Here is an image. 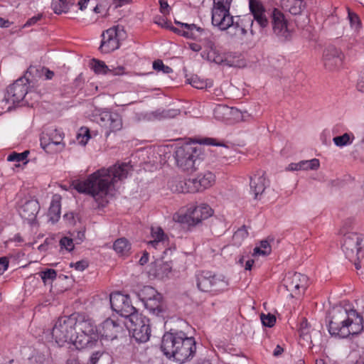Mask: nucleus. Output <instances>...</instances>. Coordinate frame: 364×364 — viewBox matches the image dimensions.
<instances>
[{
    "instance_id": "nucleus-10",
    "label": "nucleus",
    "mask_w": 364,
    "mask_h": 364,
    "mask_svg": "<svg viewBox=\"0 0 364 364\" xmlns=\"http://www.w3.org/2000/svg\"><path fill=\"white\" fill-rule=\"evenodd\" d=\"M127 331L132 332V336L139 343H145L149 340L151 328L149 319L141 314L136 313L129 318Z\"/></svg>"
},
{
    "instance_id": "nucleus-32",
    "label": "nucleus",
    "mask_w": 364,
    "mask_h": 364,
    "mask_svg": "<svg viewBox=\"0 0 364 364\" xmlns=\"http://www.w3.org/2000/svg\"><path fill=\"white\" fill-rule=\"evenodd\" d=\"M156 268L154 271L150 270V272L159 278L163 279L165 277H168V274L171 271V267L166 262H157L155 263Z\"/></svg>"
},
{
    "instance_id": "nucleus-30",
    "label": "nucleus",
    "mask_w": 364,
    "mask_h": 364,
    "mask_svg": "<svg viewBox=\"0 0 364 364\" xmlns=\"http://www.w3.org/2000/svg\"><path fill=\"white\" fill-rule=\"evenodd\" d=\"M159 294L160 293H159L154 288L150 286H145L137 293V296L143 304H145L150 299H152L156 296H159Z\"/></svg>"
},
{
    "instance_id": "nucleus-60",
    "label": "nucleus",
    "mask_w": 364,
    "mask_h": 364,
    "mask_svg": "<svg viewBox=\"0 0 364 364\" xmlns=\"http://www.w3.org/2000/svg\"><path fill=\"white\" fill-rule=\"evenodd\" d=\"M42 18V14H38L37 16H35L31 18H29L26 23L25 24V26H29L31 25H33L36 23L39 20H41Z\"/></svg>"
},
{
    "instance_id": "nucleus-50",
    "label": "nucleus",
    "mask_w": 364,
    "mask_h": 364,
    "mask_svg": "<svg viewBox=\"0 0 364 364\" xmlns=\"http://www.w3.org/2000/svg\"><path fill=\"white\" fill-rule=\"evenodd\" d=\"M281 3L283 9L292 14H296V0H281Z\"/></svg>"
},
{
    "instance_id": "nucleus-47",
    "label": "nucleus",
    "mask_w": 364,
    "mask_h": 364,
    "mask_svg": "<svg viewBox=\"0 0 364 364\" xmlns=\"http://www.w3.org/2000/svg\"><path fill=\"white\" fill-rule=\"evenodd\" d=\"M61 248H65L67 251L70 252L74 249L73 239L63 237L60 240Z\"/></svg>"
},
{
    "instance_id": "nucleus-8",
    "label": "nucleus",
    "mask_w": 364,
    "mask_h": 364,
    "mask_svg": "<svg viewBox=\"0 0 364 364\" xmlns=\"http://www.w3.org/2000/svg\"><path fill=\"white\" fill-rule=\"evenodd\" d=\"M196 277L198 288L204 292H220L226 289L229 284L223 276L213 274L209 271L199 272Z\"/></svg>"
},
{
    "instance_id": "nucleus-31",
    "label": "nucleus",
    "mask_w": 364,
    "mask_h": 364,
    "mask_svg": "<svg viewBox=\"0 0 364 364\" xmlns=\"http://www.w3.org/2000/svg\"><path fill=\"white\" fill-rule=\"evenodd\" d=\"M208 47L210 50L206 53L204 52L203 57L206 58L209 61L214 62L217 64L222 63L223 62V58L218 53L214 43L209 42Z\"/></svg>"
},
{
    "instance_id": "nucleus-51",
    "label": "nucleus",
    "mask_w": 364,
    "mask_h": 364,
    "mask_svg": "<svg viewBox=\"0 0 364 364\" xmlns=\"http://www.w3.org/2000/svg\"><path fill=\"white\" fill-rule=\"evenodd\" d=\"M232 109L225 105H218L214 109V114L216 117H220V114L228 115L231 113Z\"/></svg>"
},
{
    "instance_id": "nucleus-2",
    "label": "nucleus",
    "mask_w": 364,
    "mask_h": 364,
    "mask_svg": "<svg viewBox=\"0 0 364 364\" xmlns=\"http://www.w3.org/2000/svg\"><path fill=\"white\" fill-rule=\"evenodd\" d=\"M363 316L350 305L334 307L331 314L329 333L341 338L358 335L363 331Z\"/></svg>"
},
{
    "instance_id": "nucleus-59",
    "label": "nucleus",
    "mask_w": 364,
    "mask_h": 364,
    "mask_svg": "<svg viewBox=\"0 0 364 364\" xmlns=\"http://www.w3.org/2000/svg\"><path fill=\"white\" fill-rule=\"evenodd\" d=\"M102 355V353L100 351L93 353L90 358V364H96Z\"/></svg>"
},
{
    "instance_id": "nucleus-55",
    "label": "nucleus",
    "mask_w": 364,
    "mask_h": 364,
    "mask_svg": "<svg viewBox=\"0 0 364 364\" xmlns=\"http://www.w3.org/2000/svg\"><path fill=\"white\" fill-rule=\"evenodd\" d=\"M160 11L164 14L166 15L169 14L170 7L166 0H159Z\"/></svg>"
},
{
    "instance_id": "nucleus-21",
    "label": "nucleus",
    "mask_w": 364,
    "mask_h": 364,
    "mask_svg": "<svg viewBox=\"0 0 364 364\" xmlns=\"http://www.w3.org/2000/svg\"><path fill=\"white\" fill-rule=\"evenodd\" d=\"M40 210V205L36 199L24 198L21 200L19 205V214L22 218L28 221H33Z\"/></svg>"
},
{
    "instance_id": "nucleus-44",
    "label": "nucleus",
    "mask_w": 364,
    "mask_h": 364,
    "mask_svg": "<svg viewBox=\"0 0 364 364\" xmlns=\"http://www.w3.org/2000/svg\"><path fill=\"white\" fill-rule=\"evenodd\" d=\"M40 276L44 283H46L48 280L53 281L56 278L57 272L53 269H47L45 271L40 272Z\"/></svg>"
},
{
    "instance_id": "nucleus-1",
    "label": "nucleus",
    "mask_w": 364,
    "mask_h": 364,
    "mask_svg": "<svg viewBox=\"0 0 364 364\" xmlns=\"http://www.w3.org/2000/svg\"><path fill=\"white\" fill-rule=\"evenodd\" d=\"M131 170L132 166L128 163L115 164L96 171L84 181L75 180L71 186L78 193L90 195L98 206L105 207L108 203L106 197L115 183L126 178Z\"/></svg>"
},
{
    "instance_id": "nucleus-48",
    "label": "nucleus",
    "mask_w": 364,
    "mask_h": 364,
    "mask_svg": "<svg viewBox=\"0 0 364 364\" xmlns=\"http://www.w3.org/2000/svg\"><path fill=\"white\" fill-rule=\"evenodd\" d=\"M248 236V231L245 225L239 228L233 235V239L236 241L243 240Z\"/></svg>"
},
{
    "instance_id": "nucleus-16",
    "label": "nucleus",
    "mask_w": 364,
    "mask_h": 364,
    "mask_svg": "<svg viewBox=\"0 0 364 364\" xmlns=\"http://www.w3.org/2000/svg\"><path fill=\"white\" fill-rule=\"evenodd\" d=\"M213 214V210L205 203L197 205L189 213L180 216L179 221L188 226H194L202 220L208 219Z\"/></svg>"
},
{
    "instance_id": "nucleus-54",
    "label": "nucleus",
    "mask_w": 364,
    "mask_h": 364,
    "mask_svg": "<svg viewBox=\"0 0 364 364\" xmlns=\"http://www.w3.org/2000/svg\"><path fill=\"white\" fill-rule=\"evenodd\" d=\"M9 267V259L6 257H0V275L3 274Z\"/></svg>"
},
{
    "instance_id": "nucleus-61",
    "label": "nucleus",
    "mask_w": 364,
    "mask_h": 364,
    "mask_svg": "<svg viewBox=\"0 0 364 364\" xmlns=\"http://www.w3.org/2000/svg\"><path fill=\"white\" fill-rule=\"evenodd\" d=\"M85 237V232L84 231H78L77 232V235L75 236L74 240L77 244H80L84 240Z\"/></svg>"
},
{
    "instance_id": "nucleus-62",
    "label": "nucleus",
    "mask_w": 364,
    "mask_h": 364,
    "mask_svg": "<svg viewBox=\"0 0 364 364\" xmlns=\"http://www.w3.org/2000/svg\"><path fill=\"white\" fill-rule=\"evenodd\" d=\"M82 84H83L82 78L81 75H80L78 77H77L75 79V80L73 82V85L75 86V87L76 89H80V88H81Z\"/></svg>"
},
{
    "instance_id": "nucleus-20",
    "label": "nucleus",
    "mask_w": 364,
    "mask_h": 364,
    "mask_svg": "<svg viewBox=\"0 0 364 364\" xmlns=\"http://www.w3.org/2000/svg\"><path fill=\"white\" fill-rule=\"evenodd\" d=\"M100 124L105 129V135L107 138L112 132L119 131L122 128V119L115 112H104L100 114Z\"/></svg>"
},
{
    "instance_id": "nucleus-45",
    "label": "nucleus",
    "mask_w": 364,
    "mask_h": 364,
    "mask_svg": "<svg viewBox=\"0 0 364 364\" xmlns=\"http://www.w3.org/2000/svg\"><path fill=\"white\" fill-rule=\"evenodd\" d=\"M153 68L157 71H162L164 73H171L173 72L172 68L165 65L161 60H157L154 62Z\"/></svg>"
},
{
    "instance_id": "nucleus-23",
    "label": "nucleus",
    "mask_w": 364,
    "mask_h": 364,
    "mask_svg": "<svg viewBox=\"0 0 364 364\" xmlns=\"http://www.w3.org/2000/svg\"><path fill=\"white\" fill-rule=\"evenodd\" d=\"M75 318L77 320L76 330L92 337L98 336L97 329L92 319L81 314H75Z\"/></svg>"
},
{
    "instance_id": "nucleus-64",
    "label": "nucleus",
    "mask_w": 364,
    "mask_h": 364,
    "mask_svg": "<svg viewBox=\"0 0 364 364\" xmlns=\"http://www.w3.org/2000/svg\"><path fill=\"white\" fill-rule=\"evenodd\" d=\"M149 261V253L146 251H144L143 255L139 259V264L141 265H144Z\"/></svg>"
},
{
    "instance_id": "nucleus-14",
    "label": "nucleus",
    "mask_w": 364,
    "mask_h": 364,
    "mask_svg": "<svg viewBox=\"0 0 364 364\" xmlns=\"http://www.w3.org/2000/svg\"><path fill=\"white\" fill-rule=\"evenodd\" d=\"M110 305L113 311L124 317L129 318L134 315L136 309L132 304L130 297L128 295L119 292L112 293L109 296Z\"/></svg>"
},
{
    "instance_id": "nucleus-6",
    "label": "nucleus",
    "mask_w": 364,
    "mask_h": 364,
    "mask_svg": "<svg viewBox=\"0 0 364 364\" xmlns=\"http://www.w3.org/2000/svg\"><path fill=\"white\" fill-rule=\"evenodd\" d=\"M250 10L252 14L253 18L251 16H245L239 22V28L240 26L241 33L246 35L247 29H250L251 34L253 36L255 31L253 28L254 21L257 22L261 28L267 26L269 21L265 14V9L259 1L255 0H250Z\"/></svg>"
},
{
    "instance_id": "nucleus-7",
    "label": "nucleus",
    "mask_w": 364,
    "mask_h": 364,
    "mask_svg": "<svg viewBox=\"0 0 364 364\" xmlns=\"http://www.w3.org/2000/svg\"><path fill=\"white\" fill-rule=\"evenodd\" d=\"M342 250L349 260L364 258V235L353 232L344 234Z\"/></svg>"
},
{
    "instance_id": "nucleus-33",
    "label": "nucleus",
    "mask_w": 364,
    "mask_h": 364,
    "mask_svg": "<svg viewBox=\"0 0 364 364\" xmlns=\"http://www.w3.org/2000/svg\"><path fill=\"white\" fill-rule=\"evenodd\" d=\"M151 236L154 238L153 240L149 242V245L154 248H157L161 242H164V232L161 228H157L156 230L151 229Z\"/></svg>"
},
{
    "instance_id": "nucleus-4",
    "label": "nucleus",
    "mask_w": 364,
    "mask_h": 364,
    "mask_svg": "<svg viewBox=\"0 0 364 364\" xmlns=\"http://www.w3.org/2000/svg\"><path fill=\"white\" fill-rule=\"evenodd\" d=\"M200 148L195 144H186L177 147L174 152V158L177 166L183 171L193 172L201 161Z\"/></svg>"
},
{
    "instance_id": "nucleus-46",
    "label": "nucleus",
    "mask_w": 364,
    "mask_h": 364,
    "mask_svg": "<svg viewBox=\"0 0 364 364\" xmlns=\"http://www.w3.org/2000/svg\"><path fill=\"white\" fill-rule=\"evenodd\" d=\"M29 154V151H25L22 153H13L8 156V161H23Z\"/></svg>"
},
{
    "instance_id": "nucleus-22",
    "label": "nucleus",
    "mask_w": 364,
    "mask_h": 364,
    "mask_svg": "<svg viewBox=\"0 0 364 364\" xmlns=\"http://www.w3.org/2000/svg\"><path fill=\"white\" fill-rule=\"evenodd\" d=\"M212 23L222 31L227 30L231 26H239V22L234 23L233 16L230 15V10H212Z\"/></svg>"
},
{
    "instance_id": "nucleus-19",
    "label": "nucleus",
    "mask_w": 364,
    "mask_h": 364,
    "mask_svg": "<svg viewBox=\"0 0 364 364\" xmlns=\"http://www.w3.org/2000/svg\"><path fill=\"white\" fill-rule=\"evenodd\" d=\"M123 29L119 26L110 28L102 33V40L100 49L102 53H108L115 50L119 46V36Z\"/></svg>"
},
{
    "instance_id": "nucleus-29",
    "label": "nucleus",
    "mask_w": 364,
    "mask_h": 364,
    "mask_svg": "<svg viewBox=\"0 0 364 364\" xmlns=\"http://www.w3.org/2000/svg\"><path fill=\"white\" fill-rule=\"evenodd\" d=\"M73 4L74 0H52L51 6L55 14H60L67 13Z\"/></svg>"
},
{
    "instance_id": "nucleus-35",
    "label": "nucleus",
    "mask_w": 364,
    "mask_h": 364,
    "mask_svg": "<svg viewBox=\"0 0 364 364\" xmlns=\"http://www.w3.org/2000/svg\"><path fill=\"white\" fill-rule=\"evenodd\" d=\"M309 284L310 280L308 276L301 274L297 275V296L304 295Z\"/></svg>"
},
{
    "instance_id": "nucleus-3",
    "label": "nucleus",
    "mask_w": 364,
    "mask_h": 364,
    "mask_svg": "<svg viewBox=\"0 0 364 364\" xmlns=\"http://www.w3.org/2000/svg\"><path fill=\"white\" fill-rule=\"evenodd\" d=\"M161 348L167 358L183 363L193 358L196 346L194 338L187 336L183 331L171 330L163 336Z\"/></svg>"
},
{
    "instance_id": "nucleus-37",
    "label": "nucleus",
    "mask_w": 364,
    "mask_h": 364,
    "mask_svg": "<svg viewBox=\"0 0 364 364\" xmlns=\"http://www.w3.org/2000/svg\"><path fill=\"white\" fill-rule=\"evenodd\" d=\"M320 166L318 159H313L297 163V170H316Z\"/></svg>"
},
{
    "instance_id": "nucleus-5",
    "label": "nucleus",
    "mask_w": 364,
    "mask_h": 364,
    "mask_svg": "<svg viewBox=\"0 0 364 364\" xmlns=\"http://www.w3.org/2000/svg\"><path fill=\"white\" fill-rule=\"evenodd\" d=\"M77 323L75 314L59 318L52 330V336L55 342L60 346L67 342L71 343L76 334Z\"/></svg>"
},
{
    "instance_id": "nucleus-27",
    "label": "nucleus",
    "mask_w": 364,
    "mask_h": 364,
    "mask_svg": "<svg viewBox=\"0 0 364 364\" xmlns=\"http://www.w3.org/2000/svg\"><path fill=\"white\" fill-rule=\"evenodd\" d=\"M74 339H72L71 343L76 346L77 348H84L89 346H91L93 341H95L98 338V336L87 335L77 330H76V334H75Z\"/></svg>"
},
{
    "instance_id": "nucleus-56",
    "label": "nucleus",
    "mask_w": 364,
    "mask_h": 364,
    "mask_svg": "<svg viewBox=\"0 0 364 364\" xmlns=\"http://www.w3.org/2000/svg\"><path fill=\"white\" fill-rule=\"evenodd\" d=\"M346 364H364V358L360 355L358 358L354 357L352 353L350 355V360Z\"/></svg>"
},
{
    "instance_id": "nucleus-57",
    "label": "nucleus",
    "mask_w": 364,
    "mask_h": 364,
    "mask_svg": "<svg viewBox=\"0 0 364 364\" xmlns=\"http://www.w3.org/2000/svg\"><path fill=\"white\" fill-rule=\"evenodd\" d=\"M284 286L287 288L288 291H291L293 289H296V285H294V282L291 281L290 277H286L284 279Z\"/></svg>"
},
{
    "instance_id": "nucleus-13",
    "label": "nucleus",
    "mask_w": 364,
    "mask_h": 364,
    "mask_svg": "<svg viewBox=\"0 0 364 364\" xmlns=\"http://www.w3.org/2000/svg\"><path fill=\"white\" fill-rule=\"evenodd\" d=\"M127 332V326L124 322L111 318L106 319L100 330L102 337L111 341L126 338Z\"/></svg>"
},
{
    "instance_id": "nucleus-15",
    "label": "nucleus",
    "mask_w": 364,
    "mask_h": 364,
    "mask_svg": "<svg viewBox=\"0 0 364 364\" xmlns=\"http://www.w3.org/2000/svg\"><path fill=\"white\" fill-rule=\"evenodd\" d=\"M346 55L341 49L334 46L326 48L323 53V63L331 72L338 71L343 68Z\"/></svg>"
},
{
    "instance_id": "nucleus-39",
    "label": "nucleus",
    "mask_w": 364,
    "mask_h": 364,
    "mask_svg": "<svg viewBox=\"0 0 364 364\" xmlns=\"http://www.w3.org/2000/svg\"><path fill=\"white\" fill-rule=\"evenodd\" d=\"M271 252V247L267 240H262L260 242L259 247L254 248L253 255H262L267 256Z\"/></svg>"
},
{
    "instance_id": "nucleus-49",
    "label": "nucleus",
    "mask_w": 364,
    "mask_h": 364,
    "mask_svg": "<svg viewBox=\"0 0 364 364\" xmlns=\"http://www.w3.org/2000/svg\"><path fill=\"white\" fill-rule=\"evenodd\" d=\"M299 9H300V16L302 18V24L306 25L309 23V11L306 9V3L304 0H299Z\"/></svg>"
},
{
    "instance_id": "nucleus-42",
    "label": "nucleus",
    "mask_w": 364,
    "mask_h": 364,
    "mask_svg": "<svg viewBox=\"0 0 364 364\" xmlns=\"http://www.w3.org/2000/svg\"><path fill=\"white\" fill-rule=\"evenodd\" d=\"M189 83L197 89H203L208 86L207 81L200 79L198 76H193L188 80Z\"/></svg>"
},
{
    "instance_id": "nucleus-40",
    "label": "nucleus",
    "mask_w": 364,
    "mask_h": 364,
    "mask_svg": "<svg viewBox=\"0 0 364 364\" xmlns=\"http://www.w3.org/2000/svg\"><path fill=\"white\" fill-rule=\"evenodd\" d=\"M92 69L97 74H106L109 71V68L103 61L93 59L91 63Z\"/></svg>"
},
{
    "instance_id": "nucleus-12",
    "label": "nucleus",
    "mask_w": 364,
    "mask_h": 364,
    "mask_svg": "<svg viewBox=\"0 0 364 364\" xmlns=\"http://www.w3.org/2000/svg\"><path fill=\"white\" fill-rule=\"evenodd\" d=\"M64 134L57 129L48 130L46 133L43 132L40 139L41 147L47 152L53 154L62 151L65 148L63 142Z\"/></svg>"
},
{
    "instance_id": "nucleus-24",
    "label": "nucleus",
    "mask_w": 364,
    "mask_h": 364,
    "mask_svg": "<svg viewBox=\"0 0 364 364\" xmlns=\"http://www.w3.org/2000/svg\"><path fill=\"white\" fill-rule=\"evenodd\" d=\"M145 308L149 312L157 316H164L166 312V306L163 300V296L160 294L159 296H156L144 304Z\"/></svg>"
},
{
    "instance_id": "nucleus-25",
    "label": "nucleus",
    "mask_w": 364,
    "mask_h": 364,
    "mask_svg": "<svg viewBox=\"0 0 364 364\" xmlns=\"http://www.w3.org/2000/svg\"><path fill=\"white\" fill-rule=\"evenodd\" d=\"M269 180L264 176V173L255 175L250 178V188L255 194V198L257 199L259 195H262L267 186H269Z\"/></svg>"
},
{
    "instance_id": "nucleus-26",
    "label": "nucleus",
    "mask_w": 364,
    "mask_h": 364,
    "mask_svg": "<svg viewBox=\"0 0 364 364\" xmlns=\"http://www.w3.org/2000/svg\"><path fill=\"white\" fill-rule=\"evenodd\" d=\"M311 326L306 318H303L299 325V344L304 347H311Z\"/></svg>"
},
{
    "instance_id": "nucleus-43",
    "label": "nucleus",
    "mask_w": 364,
    "mask_h": 364,
    "mask_svg": "<svg viewBox=\"0 0 364 364\" xmlns=\"http://www.w3.org/2000/svg\"><path fill=\"white\" fill-rule=\"evenodd\" d=\"M260 318L262 324L269 328L274 326L276 322V317L271 314H261Z\"/></svg>"
},
{
    "instance_id": "nucleus-38",
    "label": "nucleus",
    "mask_w": 364,
    "mask_h": 364,
    "mask_svg": "<svg viewBox=\"0 0 364 364\" xmlns=\"http://www.w3.org/2000/svg\"><path fill=\"white\" fill-rule=\"evenodd\" d=\"M348 18L349 20L350 26L355 31H359L361 28V22L359 16L349 8H347Z\"/></svg>"
},
{
    "instance_id": "nucleus-41",
    "label": "nucleus",
    "mask_w": 364,
    "mask_h": 364,
    "mask_svg": "<svg viewBox=\"0 0 364 364\" xmlns=\"http://www.w3.org/2000/svg\"><path fill=\"white\" fill-rule=\"evenodd\" d=\"M232 0H213V8L212 10L220 11L230 10Z\"/></svg>"
},
{
    "instance_id": "nucleus-58",
    "label": "nucleus",
    "mask_w": 364,
    "mask_h": 364,
    "mask_svg": "<svg viewBox=\"0 0 364 364\" xmlns=\"http://www.w3.org/2000/svg\"><path fill=\"white\" fill-rule=\"evenodd\" d=\"M109 73H111L113 75H121L125 74L124 68L123 66H118L116 68H113L112 69H109Z\"/></svg>"
},
{
    "instance_id": "nucleus-18",
    "label": "nucleus",
    "mask_w": 364,
    "mask_h": 364,
    "mask_svg": "<svg viewBox=\"0 0 364 364\" xmlns=\"http://www.w3.org/2000/svg\"><path fill=\"white\" fill-rule=\"evenodd\" d=\"M272 24L273 32L277 36L284 40H288L291 36L292 31L285 16L277 9H274L272 13Z\"/></svg>"
},
{
    "instance_id": "nucleus-53",
    "label": "nucleus",
    "mask_w": 364,
    "mask_h": 364,
    "mask_svg": "<svg viewBox=\"0 0 364 364\" xmlns=\"http://www.w3.org/2000/svg\"><path fill=\"white\" fill-rule=\"evenodd\" d=\"M70 267H75L77 271H83L88 267V262L86 260H80L75 263H71Z\"/></svg>"
},
{
    "instance_id": "nucleus-36",
    "label": "nucleus",
    "mask_w": 364,
    "mask_h": 364,
    "mask_svg": "<svg viewBox=\"0 0 364 364\" xmlns=\"http://www.w3.org/2000/svg\"><path fill=\"white\" fill-rule=\"evenodd\" d=\"M60 215V203L58 200H52L48 209V216L53 222H56Z\"/></svg>"
},
{
    "instance_id": "nucleus-11",
    "label": "nucleus",
    "mask_w": 364,
    "mask_h": 364,
    "mask_svg": "<svg viewBox=\"0 0 364 364\" xmlns=\"http://www.w3.org/2000/svg\"><path fill=\"white\" fill-rule=\"evenodd\" d=\"M155 23L161 26L162 28L169 29L187 38L197 40L200 38L203 34L205 33V31L203 28L198 27L193 23L188 24L175 21V23L180 26L179 28H176L171 25L170 23L166 21L164 18H160L159 21H155Z\"/></svg>"
},
{
    "instance_id": "nucleus-28",
    "label": "nucleus",
    "mask_w": 364,
    "mask_h": 364,
    "mask_svg": "<svg viewBox=\"0 0 364 364\" xmlns=\"http://www.w3.org/2000/svg\"><path fill=\"white\" fill-rule=\"evenodd\" d=\"M113 248L118 255L127 256L130 253L131 243L125 237H121L114 242Z\"/></svg>"
},
{
    "instance_id": "nucleus-34",
    "label": "nucleus",
    "mask_w": 364,
    "mask_h": 364,
    "mask_svg": "<svg viewBox=\"0 0 364 364\" xmlns=\"http://www.w3.org/2000/svg\"><path fill=\"white\" fill-rule=\"evenodd\" d=\"M354 136L353 134L345 133L341 136H336L333 139V141L336 146L343 147L350 145L353 143Z\"/></svg>"
},
{
    "instance_id": "nucleus-17",
    "label": "nucleus",
    "mask_w": 364,
    "mask_h": 364,
    "mask_svg": "<svg viewBox=\"0 0 364 364\" xmlns=\"http://www.w3.org/2000/svg\"><path fill=\"white\" fill-rule=\"evenodd\" d=\"M28 80L25 77L18 78L14 84L9 85L6 90L5 99L14 105L23 101L28 94Z\"/></svg>"
},
{
    "instance_id": "nucleus-63",
    "label": "nucleus",
    "mask_w": 364,
    "mask_h": 364,
    "mask_svg": "<svg viewBox=\"0 0 364 364\" xmlns=\"http://www.w3.org/2000/svg\"><path fill=\"white\" fill-rule=\"evenodd\" d=\"M358 89L364 92V73L360 75L358 85H357Z\"/></svg>"
},
{
    "instance_id": "nucleus-9",
    "label": "nucleus",
    "mask_w": 364,
    "mask_h": 364,
    "mask_svg": "<svg viewBox=\"0 0 364 364\" xmlns=\"http://www.w3.org/2000/svg\"><path fill=\"white\" fill-rule=\"evenodd\" d=\"M215 180V175L211 172H205L198 174L196 178H189L185 182L179 181L180 187L176 186L174 191L185 192H199L213 186Z\"/></svg>"
},
{
    "instance_id": "nucleus-52",
    "label": "nucleus",
    "mask_w": 364,
    "mask_h": 364,
    "mask_svg": "<svg viewBox=\"0 0 364 364\" xmlns=\"http://www.w3.org/2000/svg\"><path fill=\"white\" fill-rule=\"evenodd\" d=\"M181 113V110L178 109H170L163 111V117L164 118H173Z\"/></svg>"
}]
</instances>
